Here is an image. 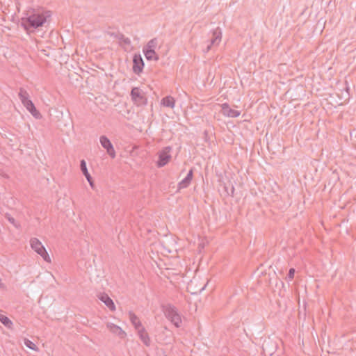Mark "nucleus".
<instances>
[{
	"label": "nucleus",
	"mask_w": 356,
	"mask_h": 356,
	"mask_svg": "<svg viewBox=\"0 0 356 356\" xmlns=\"http://www.w3.org/2000/svg\"><path fill=\"white\" fill-rule=\"evenodd\" d=\"M50 12L43 13H33L26 17L22 18L21 26L27 32H32L35 29L42 26L50 17Z\"/></svg>",
	"instance_id": "f257e3e1"
},
{
	"label": "nucleus",
	"mask_w": 356,
	"mask_h": 356,
	"mask_svg": "<svg viewBox=\"0 0 356 356\" xmlns=\"http://www.w3.org/2000/svg\"><path fill=\"white\" fill-rule=\"evenodd\" d=\"M163 312L165 316L176 327H179L181 324V319L175 307L168 304L163 306Z\"/></svg>",
	"instance_id": "f03ea898"
},
{
	"label": "nucleus",
	"mask_w": 356,
	"mask_h": 356,
	"mask_svg": "<svg viewBox=\"0 0 356 356\" xmlns=\"http://www.w3.org/2000/svg\"><path fill=\"white\" fill-rule=\"evenodd\" d=\"M30 244L31 248L38 254H40L45 261H51L49 255L47 253L45 248L38 238H32L30 241Z\"/></svg>",
	"instance_id": "7ed1b4c3"
},
{
	"label": "nucleus",
	"mask_w": 356,
	"mask_h": 356,
	"mask_svg": "<svg viewBox=\"0 0 356 356\" xmlns=\"http://www.w3.org/2000/svg\"><path fill=\"white\" fill-rule=\"evenodd\" d=\"M18 97L22 104L27 109L28 111H38L34 104L30 99L29 94L25 89L22 88H19Z\"/></svg>",
	"instance_id": "20e7f679"
},
{
	"label": "nucleus",
	"mask_w": 356,
	"mask_h": 356,
	"mask_svg": "<svg viewBox=\"0 0 356 356\" xmlns=\"http://www.w3.org/2000/svg\"><path fill=\"white\" fill-rule=\"evenodd\" d=\"M261 347L265 355L272 356L277 348V343L273 339L268 337L264 340Z\"/></svg>",
	"instance_id": "39448f33"
},
{
	"label": "nucleus",
	"mask_w": 356,
	"mask_h": 356,
	"mask_svg": "<svg viewBox=\"0 0 356 356\" xmlns=\"http://www.w3.org/2000/svg\"><path fill=\"white\" fill-rule=\"evenodd\" d=\"M171 150L172 147L170 146H167L165 147L161 152H159V159L156 162L157 167H163L170 161L171 159V155L170 154Z\"/></svg>",
	"instance_id": "423d86ee"
},
{
	"label": "nucleus",
	"mask_w": 356,
	"mask_h": 356,
	"mask_svg": "<svg viewBox=\"0 0 356 356\" xmlns=\"http://www.w3.org/2000/svg\"><path fill=\"white\" fill-rule=\"evenodd\" d=\"M222 31L220 28L217 27L212 31V38L210 40V44L207 45V48L204 50V53L209 52L212 46H218L221 42Z\"/></svg>",
	"instance_id": "0eeeda50"
},
{
	"label": "nucleus",
	"mask_w": 356,
	"mask_h": 356,
	"mask_svg": "<svg viewBox=\"0 0 356 356\" xmlns=\"http://www.w3.org/2000/svg\"><path fill=\"white\" fill-rule=\"evenodd\" d=\"M144 67V61L140 54H134L133 57V72L139 74L143 72Z\"/></svg>",
	"instance_id": "6e6552de"
},
{
	"label": "nucleus",
	"mask_w": 356,
	"mask_h": 356,
	"mask_svg": "<svg viewBox=\"0 0 356 356\" xmlns=\"http://www.w3.org/2000/svg\"><path fill=\"white\" fill-rule=\"evenodd\" d=\"M102 146L106 150L111 158L115 157V152L110 140L106 136H102L99 138Z\"/></svg>",
	"instance_id": "1a4fd4ad"
},
{
	"label": "nucleus",
	"mask_w": 356,
	"mask_h": 356,
	"mask_svg": "<svg viewBox=\"0 0 356 356\" xmlns=\"http://www.w3.org/2000/svg\"><path fill=\"white\" fill-rule=\"evenodd\" d=\"M80 170H81V172L83 173V175L86 178L90 186H91V188H94V186H95L94 181H93L92 177H91V175H90V173L88 171V168L86 166V162L85 161L84 159H82L80 161Z\"/></svg>",
	"instance_id": "9d476101"
},
{
	"label": "nucleus",
	"mask_w": 356,
	"mask_h": 356,
	"mask_svg": "<svg viewBox=\"0 0 356 356\" xmlns=\"http://www.w3.org/2000/svg\"><path fill=\"white\" fill-rule=\"evenodd\" d=\"M107 328L113 334L118 335L120 338L121 339H123L124 337H125L126 336V332L122 330V329L112 323H107Z\"/></svg>",
	"instance_id": "9b49d317"
},
{
	"label": "nucleus",
	"mask_w": 356,
	"mask_h": 356,
	"mask_svg": "<svg viewBox=\"0 0 356 356\" xmlns=\"http://www.w3.org/2000/svg\"><path fill=\"white\" fill-rule=\"evenodd\" d=\"M193 177V168H191L188 171L186 177L178 184L179 189L187 188L190 185V184L192 181Z\"/></svg>",
	"instance_id": "f8f14e48"
},
{
	"label": "nucleus",
	"mask_w": 356,
	"mask_h": 356,
	"mask_svg": "<svg viewBox=\"0 0 356 356\" xmlns=\"http://www.w3.org/2000/svg\"><path fill=\"white\" fill-rule=\"evenodd\" d=\"M99 299L103 302L111 311L115 310V306L113 300L106 293H101L99 296Z\"/></svg>",
	"instance_id": "ddd939ff"
},
{
	"label": "nucleus",
	"mask_w": 356,
	"mask_h": 356,
	"mask_svg": "<svg viewBox=\"0 0 356 356\" xmlns=\"http://www.w3.org/2000/svg\"><path fill=\"white\" fill-rule=\"evenodd\" d=\"M131 97L134 102L136 103L140 104L143 100V96L140 93V90L138 88H133L131 91Z\"/></svg>",
	"instance_id": "4468645a"
},
{
	"label": "nucleus",
	"mask_w": 356,
	"mask_h": 356,
	"mask_svg": "<svg viewBox=\"0 0 356 356\" xmlns=\"http://www.w3.org/2000/svg\"><path fill=\"white\" fill-rule=\"evenodd\" d=\"M138 335L141 341L144 343L146 346H149L151 340L149 337L148 333L146 332L144 327H141L140 330H138Z\"/></svg>",
	"instance_id": "2eb2a0df"
},
{
	"label": "nucleus",
	"mask_w": 356,
	"mask_h": 356,
	"mask_svg": "<svg viewBox=\"0 0 356 356\" xmlns=\"http://www.w3.org/2000/svg\"><path fill=\"white\" fill-rule=\"evenodd\" d=\"M143 51L144 55L147 60H156L157 61L159 59V56L156 54L154 50H147L143 49Z\"/></svg>",
	"instance_id": "dca6fc26"
},
{
	"label": "nucleus",
	"mask_w": 356,
	"mask_h": 356,
	"mask_svg": "<svg viewBox=\"0 0 356 356\" xmlns=\"http://www.w3.org/2000/svg\"><path fill=\"white\" fill-rule=\"evenodd\" d=\"M129 318L131 323L134 325L137 330H140L141 327H143L138 317L134 313L131 312H129Z\"/></svg>",
	"instance_id": "f3484780"
},
{
	"label": "nucleus",
	"mask_w": 356,
	"mask_h": 356,
	"mask_svg": "<svg viewBox=\"0 0 356 356\" xmlns=\"http://www.w3.org/2000/svg\"><path fill=\"white\" fill-rule=\"evenodd\" d=\"M175 103V99L171 96L165 97L161 99V104L167 108H172Z\"/></svg>",
	"instance_id": "a211bd4d"
},
{
	"label": "nucleus",
	"mask_w": 356,
	"mask_h": 356,
	"mask_svg": "<svg viewBox=\"0 0 356 356\" xmlns=\"http://www.w3.org/2000/svg\"><path fill=\"white\" fill-rule=\"evenodd\" d=\"M211 109L214 110L215 111H236L235 110L229 108V105L227 104H215Z\"/></svg>",
	"instance_id": "6ab92c4d"
},
{
	"label": "nucleus",
	"mask_w": 356,
	"mask_h": 356,
	"mask_svg": "<svg viewBox=\"0 0 356 356\" xmlns=\"http://www.w3.org/2000/svg\"><path fill=\"white\" fill-rule=\"evenodd\" d=\"M158 45V40L157 38H153L150 40L147 44L143 47V49H147V50H154L156 48Z\"/></svg>",
	"instance_id": "aec40b11"
},
{
	"label": "nucleus",
	"mask_w": 356,
	"mask_h": 356,
	"mask_svg": "<svg viewBox=\"0 0 356 356\" xmlns=\"http://www.w3.org/2000/svg\"><path fill=\"white\" fill-rule=\"evenodd\" d=\"M0 322L7 327H10L13 325L12 321L6 316L0 315Z\"/></svg>",
	"instance_id": "412c9836"
},
{
	"label": "nucleus",
	"mask_w": 356,
	"mask_h": 356,
	"mask_svg": "<svg viewBox=\"0 0 356 356\" xmlns=\"http://www.w3.org/2000/svg\"><path fill=\"white\" fill-rule=\"evenodd\" d=\"M267 110H268V104L264 102L259 103L258 107L257 108V111H266Z\"/></svg>",
	"instance_id": "4be33fe9"
},
{
	"label": "nucleus",
	"mask_w": 356,
	"mask_h": 356,
	"mask_svg": "<svg viewBox=\"0 0 356 356\" xmlns=\"http://www.w3.org/2000/svg\"><path fill=\"white\" fill-rule=\"evenodd\" d=\"M6 218L11 223L13 224L15 227H18L19 225L16 222L15 218L12 217L9 213L5 214Z\"/></svg>",
	"instance_id": "5701e85b"
},
{
	"label": "nucleus",
	"mask_w": 356,
	"mask_h": 356,
	"mask_svg": "<svg viewBox=\"0 0 356 356\" xmlns=\"http://www.w3.org/2000/svg\"><path fill=\"white\" fill-rule=\"evenodd\" d=\"M25 344L30 349H32V350H34L38 349L37 346L34 343H33L32 341H31L29 339H26L25 340Z\"/></svg>",
	"instance_id": "b1692460"
},
{
	"label": "nucleus",
	"mask_w": 356,
	"mask_h": 356,
	"mask_svg": "<svg viewBox=\"0 0 356 356\" xmlns=\"http://www.w3.org/2000/svg\"><path fill=\"white\" fill-rule=\"evenodd\" d=\"M119 40H121L125 44H130L131 40L129 38L125 37L124 35L121 34L119 37Z\"/></svg>",
	"instance_id": "393cba45"
},
{
	"label": "nucleus",
	"mask_w": 356,
	"mask_h": 356,
	"mask_svg": "<svg viewBox=\"0 0 356 356\" xmlns=\"http://www.w3.org/2000/svg\"><path fill=\"white\" fill-rule=\"evenodd\" d=\"M225 116L229 118H237L240 115L241 113H222Z\"/></svg>",
	"instance_id": "a878e982"
},
{
	"label": "nucleus",
	"mask_w": 356,
	"mask_h": 356,
	"mask_svg": "<svg viewBox=\"0 0 356 356\" xmlns=\"http://www.w3.org/2000/svg\"><path fill=\"white\" fill-rule=\"evenodd\" d=\"M295 272H296V270H295V269H294V268H290V269H289V273H288V274H287V278H288L289 280H293V279Z\"/></svg>",
	"instance_id": "bb28decb"
},
{
	"label": "nucleus",
	"mask_w": 356,
	"mask_h": 356,
	"mask_svg": "<svg viewBox=\"0 0 356 356\" xmlns=\"http://www.w3.org/2000/svg\"><path fill=\"white\" fill-rule=\"evenodd\" d=\"M35 119H41V113H31Z\"/></svg>",
	"instance_id": "cd10ccee"
},
{
	"label": "nucleus",
	"mask_w": 356,
	"mask_h": 356,
	"mask_svg": "<svg viewBox=\"0 0 356 356\" xmlns=\"http://www.w3.org/2000/svg\"><path fill=\"white\" fill-rule=\"evenodd\" d=\"M243 117H245L244 118V121H249V119H248V116H247V114L246 113H244V114L243 115Z\"/></svg>",
	"instance_id": "c85d7f7f"
},
{
	"label": "nucleus",
	"mask_w": 356,
	"mask_h": 356,
	"mask_svg": "<svg viewBox=\"0 0 356 356\" xmlns=\"http://www.w3.org/2000/svg\"><path fill=\"white\" fill-rule=\"evenodd\" d=\"M234 186H232L231 194H230L232 196L234 195Z\"/></svg>",
	"instance_id": "c756f323"
},
{
	"label": "nucleus",
	"mask_w": 356,
	"mask_h": 356,
	"mask_svg": "<svg viewBox=\"0 0 356 356\" xmlns=\"http://www.w3.org/2000/svg\"><path fill=\"white\" fill-rule=\"evenodd\" d=\"M204 134L207 136V131H204Z\"/></svg>",
	"instance_id": "7c9ffc66"
}]
</instances>
